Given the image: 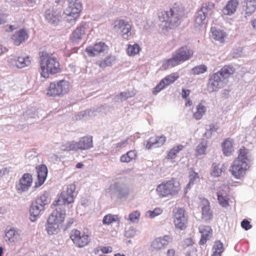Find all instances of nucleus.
I'll return each instance as SVG.
<instances>
[{
	"mask_svg": "<svg viewBox=\"0 0 256 256\" xmlns=\"http://www.w3.org/2000/svg\"><path fill=\"white\" fill-rule=\"evenodd\" d=\"M40 75L44 78H49L50 75L60 73L62 72L60 62L52 54L46 52L40 53Z\"/></svg>",
	"mask_w": 256,
	"mask_h": 256,
	"instance_id": "1",
	"label": "nucleus"
},
{
	"mask_svg": "<svg viewBox=\"0 0 256 256\" xmlns=\"http://www.w3.org/2000/svg\"><path fill=\"white\" fill-rule=\"evenodd\" d=\"M184 14V8L175 3L169 10L164 12L159 17L162 20L166 22V27L174 28L180 24L182 18Z\"/></svg>",
	"mask_w": 256,
	"mask_h": 256,
	"instance_id": "2",
	"label": "nucleus"
},
{
	"mask_svg": "<svg viewBox=\"0 0 256 256\" xmlns=\"http://www.w3.org/2000/svg\"><path fill=\"white\" fill-rule=\"evenodd\" d=\"M194 54V51L187 46H182L178 48L172 55V57L166 60L163 66L165 68L176 66L182 62L190 60Z\"/></svg>",
	"mask_w": 256,
	"mask_h": 256,
	"instance_id": "3",
	"label": "nucleus"
},
{
	"mask_svg": "<svg viewBox=\"0 0 256 256\" xmlns=\"http://www.w3.org/2000/svg\"><path fill=\"white\" fill-rule=\"evenodd\" d=\"M180 188V182L176 178H172L158 185L156 192L160 198H163L178 194Z\"/></svg>",
	"mask_w": 256,
	"mask_h": 256,
	"instance_id": "4",
	"label": "nucleus"
},
{
	"mask_svg": "<svg viewBox=\"0 0 256 256\" xmlns=\"http://www.w3.org/2000/svg\"><path fill=\"white\" fill-rule=\"evenodd\" d=\"M70 88L69 82L64 80L51 82L47 88L46 94L54 97L63 96L69 92Z\"/></svg>",
	"mask_w": 256,
	"mask_h": 256,
	"instance_id": "5",
	"label": "nucleus"
},
{
	"mask_svg": "<svg viewBox=\"0 0 256 256\" xmlns=\"http://www.w3.org/2000/svg\"><path fill=\"white\" fill-rule=\"evenodd\" d=\"M92 136H86L80 138L78 142H68L64 146L62 150L66 151L77 150H88L92 147Z\"/></svg>",
	"mask_w": 256,
	"mask_h": 256,
	"instance_id": "6",
	"label": "nucleus"
},
{
	"mask_svg": "<svg viewBox=\"0 0 256 256\" xmlns=\"http://www.w3.org/2000/svg\"><path fill=\"white\" fill-rule=\"evenodd\" d=\"M70 238L75 246L78 248L84 247L90 242V236L88 234L76 229H73L70 231Z\"/></svg>",
	"mask_w": 256,
	"mask_h": 256,
	"instance_id": "7",
	"label": "nucleus"
},
{
	"mask_svg": "<svg viewBox=\"0 0 256 256\" xmlns=\"http://www.w3.org/2000/svg\"><path fill=\"white\" fill-rule=\"evenodd\" d=\"M248 168L246 162L234 159L230 166V171L234 178L240 179L245 174Z\"/></svg>",
	"mask_w": 256,
	"mask_h": 256,
	"instance_id": "8",
	"label": "nucleus"
},
{
	"mask_svg": "<svg viewBox=\"0 0 256 256\" xmlns=\"http://www.w3.org/2000/svg\"><path fill=\"white\" fill-rule=\"evenodd\" d=\"M68 6L66 9L64 13L71 17L70 20H76L79 16L82 10V4L78 0H68Z\"/></svg>",
	"mask_w": 256,
	"mask_h": 256,
	"instance_id": "9",
	"label": "nucleus"
},
{
	"mask_svg": "<svg viewBox=\"0 0 256 256\" xmlns=\"http://www.w3.org/2000/svg\"><path fill=\"white\" fill-rule=\"evenodd\" d=\"M174 222L176 228L180 230L186 228L188 219L185 216V210L182 208H178L174 212Z\"/></svg>",
	"mask_w": 256,
	"mask_h": 256,
	"instance_id": "10",
	"label": "nucleus"
},
{
	"mask_svg": "<svg viewBox=\"0 0 256 256\" xmlns=\"http://www.w3.org/2000/svg\"><path fill=\"white\" fill-rule=\"evenodd\" d=\"M74 186L72 185L69 186L66 191L62 192L58 200L56 202L54 205L65 204H70L74 202Z\"/></svg>",
	"mask_w": 256,
	"mask_h": 256,
	"instance_id": "11",
	"label": "nucleus"
},
{
	"mask_svg": "<svg viewBox=\"0 0 256 256\" xmlns=\"http://www.w3.org/2000/svg\"><path fill=\"white\" fill-rule=\"evenodd\" d=\"M178 78L179 75L177 72L172 73L166 76L164 78L162 79L160 83L154 88L153 90V94H156L164 88L174 83Z\"/></svg>",
	"mask_w": 256,
	"mask_h": 256,
	"instance_id": "12",
	"label": "nucleus"
},
{
	"mask_svg": "<svg viewBox=\"0 0 256 256\" xmlns=\"http://www.w3.org/2000/svg\"><path fill=\"white\" fill-rule=\"evenodd\" d=\"M114 28L120 30L123 38L128 39L131 34L132 26L122 19L114 20Z\"/></svg>",
	"mask_w": 256,
	"mask_h": 256,
	"instance_id": "13",
	"label": "nucleus"
},
{
	"mask_svg": "<svg viewBox=\"0 0 256 256\" xmlns=\"http://www.w3.org/2000/svg\"><path fill=\"white\" fill-rule=\"evenodd\" d=\"M171 240L169 236L166 235L154 240L150 244L152 251H158L167 246Z\"/></svg>",
	"mask_w": 256,
	"mask_h": 256,
	"instance_id": "14",
	"label": "nucleus"
},
{
	"mask_svg": "<svg viewBox=\"0 0 256 256\" xmlns=\"http://www.w3.org/2000/svg\"><path fill=\"white\" fill-rule=\"evenodd\" d=\"M66 216V210L61 208H56L48 218L50 222L57 224L60 226L64 222Z\"/></svg>",
	"mask_w": 256,
	"mask_h": 256,
	"instance_id": "15",
	"label": "nucleus"
},
{
	"mask_svg": "<svg viewBox=\"0 0 256 256\" xmlns=\"http://www.w3.org/2000/svg\"><path fill=\"white\" fill-rule=\"evenodd\" d=\"M108 46L103 42H96L93 46L86 48L85 51L90 56H94L108 49Z\"/></svg>",
	"mask_w": 256,
	"mask_h": 256,
	"instance_id": "16",
	"label": "nucleus"
},
{
	"mask_svg": "<svg viewBox=\"0 0 256 256\" xmlns=\"http://www.w3.org/2000/svg\"><path fill=\"white\" fill-rule=\"evenodd\" d=\"M32 182V176L28 173L24 174L19 180L17 189L22 192L26 191L31 186Z\"/></svg>",
	"mask_w": 256,
	"mask_h": 256,
	"instance_id": "17",
	"label": "nucleus"
},
{
	"mask_svg": "<svg viewBox=\"0 0 256 256\" xmlns=\"http://www.w3.org/2000/svg\"><path fill=\"white\" fill-rule=\"evenodd\" d=\"M166 142V137L163 135L160 136H152L148 140L146 144V148L150 149L153 146L160 147L162 146Z\"/></svg>",
	"mask_w": 256,
	"mask_h": 256,
	"instance_id": "18",
	"label": "nucleus"
},
{
	"mask_svg": "<svg viewBox=\"0 0 256 256\" xmlns=\"http://www.w3.org/2000/svg\"><path fill=\"white\" fill-rule=\"evenodd\" d=\"M28 38V34L24 29H21L16 32L12 36V40L16 46H20Z\"/></svg>",
	"mask_w": 256,
	"mask_h": 256,
	"instance_id": "19",
	"label": "nucleus"
},
{
	"mask_svg": "<svg viewBox=\"0 0 256 256\" xmlns=\"http://www.w3.org/2000/svg\"><path fill=\"white\" fill-rule=\"evenodd\" d=\"M198 230L202 234V238L200 240V244H204L212 236V230L210 226H200Z\"/></svg>",
	"mask_w": 256,
	"mask_h": 256,
	"instance_id": "20",
	"label": "nucleus"
},
{
	"mask_svg": "<svg viewBox=\"0 0 256 256\" xmlns=\"http://www.w3.org/2000/svg\"><path fill=\"white\" fill-rule=\"evenodd\" d=\"M217 200L218 204L223 208H227L230 206L228 196L224 189L220 188L216 192Z\"/></svg>",
	"mask_w": 256,
	"mask_h": 256,
	"instance_id": "21",
	"label": "nucleus"
},
{
	"mask_svg": "<svg viewBox=\"0 0 256 256\" xmlns=\"http://www.w3.org/2000/svg\"><path fill=\"white\" fill-rule=\"evenodd\" d=\"M86 29L85 26H78L72 34V41L74 43H77L82 39L86 35Z\"/></svg>",
	"mask_w": 256,
	"mask_h": 256,
	"instance_id": "22",
	"label": "nucleus"
},
{
	"mask_svg": "<svg viewBox=\"0 0 256 256\" xmlns=\"http://www.w3.org/2000/svg\"><path fill=\"white\" fill-rule=\"evenodd\" d=\"M37 173L38 182L36 184L38 186L42 185L46 180L48 174V168L44 164L40 165L36 168Z\"/></svg>",
	"mask_w": 256,
	"mask_h": 256,
	"instance_id": "23",
	"label": "nucleus"
},
{
	"mask_svg": "<svg viewBox=\"0 0 256 256\" xmlns=\"http://www.w3.org/2000/svg\"><path fill=\"white\" fill-rule=\"evenodd\" d=\"M5 238L6 240L12 242H20L22 240L20 234L14 228H10L6 231Z\"/></svg>",
	"mask_w": 256,
	"mask_h": 256,
	"instance_id": "24",
	"label": "nucleus"
},
{
	"mask_svg": "<svg viewBox=\"0 0 256 256\" xmlns=\"http://www.w3.org/2000/svg\"><path fill=\"white\" fill-rule=\"evenodd\" d=\"M238 4V0H230L228 1L222 10L223 14L230 16L234 14L236 10Z\"/></svg>",
	"mask_w": 256,
	"mask_h": 256,
	"instance_id": "25",
	"label": "nucleus"
},
{
	"mask_svg": "<svg viewBox=\"0 0 256 256\" xmlns=\"http://www.w3.org/2000/svg\"><path fill=\"white\" fill-rule=\"evenodd\" d=\"M210 32L214 40L220 43H224L225 42V38L227 36V34L225 32L220 29L216 28L215 27L211 28Z\"/></svg>",
	"mask_w": 256,
	"mask_h": 256,
	"instance_id": "26",
	"label": "nucleus"
},
{
	"mask_svg": "<svg viewBox=\"0 0 256 256\" xmlns=\"http://www.w3.org/2000/svg\"><path fill=\"white\" fill-rule=\"evenodd\" d=\"M223 154L226 156H231L234 151L232 140L230 138H226L222 144Z\"/></svg>",
	"mask_w": 256,
	"mask_h": 256,
	"instance_id": "27",
	"label": "nucleus"
},
{
	"mask_svg": "<svg viewBox=\"0 0 256 256\" xmlns=\"http://www.w3.org/2000/svg\"><path fill=\"white\" fill-rule=\"evenodd\" d=\"M12 62L18 68H22L29 66L31 64V60L28 56L25 57L18 56Z\"/></svg>",
	"mask_w": 256,
	"mask_h": 256,
	"instance_id": "28",
	"label": "nucleus"
},
{
	"mask_svg": "<svg viewBox=\"0 0 256 256\" xmlns=\"http://www.w3.org/2000/svg\"><path fill=\"white\" fill-rule=\"evenodd\" d=\"M61 18V14L59 12L48 10L46 14V18L50 23L57 24Z\"/></svg>",
	"mask_w": 256,
	"mask_h": 256,
	"instance_id": "29",
	"label": "nucleus"
},
{
	"mask_svg": "<svg viewBox=\"0 0 256 256\" xmlns=\"http://www.w3.org/2000/svg\"><path fill=\"white\" fill-rule=\"evenodd\" d=\"M226 169V166L225 164L214 163L211 175L214 177L220 176L223 172H225Z\"/></svg>",
	"mask_w": 256,
	"mask_h": 256,
	"instance_id": "30",
	"label": "nucleus"
},
{
	"mask_svg": "<svg viewBox=\"0 0 256 256\" xmlns=\"http://www.w3.org/2000/svg\"><path fill=\"white\" fill-rule=\"evenodd\" d=\"M137 156L136 150H130L126 154L122 155L120 158V160L122 162H130L135 160Z\"/></svg>",
	"mask_w": 256,
	"mask_h": 256,
	"instance_id": "31",
	"label": "nucleus"
},
{
	"mask_svg": "<svg viewBox=\"0 0 256 256\" xmlns=\"http://www.w3.org/2000/svg\"><path fill=\"white\" fill-rule=\"evenodd\" d=\"M235 71L234 68L230 65L224 66L218 72L224 77V79L228 78L232 75Z\"/></svg>",
	"mask_w": 256,
	"mask_h": 256,
	"instance_id": "32",
	"label": "nucleus"
},
{
	"mask_svg": "<svg viewBox=\"0 0 256 256\" xmlns=\"http://www.w3.org/2000/svg\"><path fill=\"white\" fill-rule=\"evenodd\" d=\"M42 210H43L42 208L40 209L39 206L35 204H32L30 210V220L36 221Z\"/></svg>",
	"mask_w": 256,
	"mask_h": 256,
	"instance_id": "33",
	"label": "nucleus"
},
{
	"mask_svg": "<svg viewBox=\"0 0 256 256\" xmlns=\"http://www.w3.org/2000/svg\"><path fill=\"white\" fill-rule=\"evenodd\" d=\"M235 159H238V160L242 162H246L248 163V162L250 160L248 150L244 146H242L238 150V156Z\"/></svg>",
	"mask_w": 256,
	"mask_h": 256,
	"instance_id": "34",
	"label": "nucleus"
},
{
	"mask_svg": "<svg viewBox=\"0 0 256 256\" xmlns=\"http://www.w3.org/2000/svg\"><path fill=\"white\" fill-rule=\"evenodd\" d=\"M206 112V107L202 104H199L196 106V110L193 114V117L196 120H200L202 118Z\"/></svg>",
	"mask_w": 256,
	"mask_h": 256,
	"instance_id": "35",
	"label": "nucleus"
},
{
	"mask_svg": "<svg viewBox=\"0 0 256 256\" xmlns=\"http://www.w3.org/2000/svg\"><path fill=\"white\" fill-rule=\"evenodd\" d=\"M222 87V84H220L218 82L210 77L207 85V90L209 92H211L216 91Z\"/></svg>",
	"mask_w": 256,
	"mask_h": 256,
	"instance_id": "36",
	"label": "nucleus"
},
{
	"mask_svg": "<svg viewBox=\"0 0 256 256\" xmlns=\"http://www.w3.org/2000/svg\"><path fill=\"white\" fill-rule=\"evenodd\" d=\"M60 226L53 222H50L48 220L46 224V230L49 234H56L59 230Z\"/></svg>",
	"mask_w": 256,
	"mask_h": 256,
	"instance_id": "37",
	"label": "nucleus"
},
{
	"mask_svg": "<svg viewBox=\"0 0 256 256\" xmlns=\"http://www.w3.org/2000/svg\"><path fill=\"white\" fill-rule=\"evenodd\" d=\"M184 146L180 144L172 148L168 152L166 158L168 160H172L176 158L177 154L182 150Z\"/></svg>",
	"mask_w": 256,
	"mask_h": 256,
	"instance_id": "38",
	"label": "nucleus"
},
{
	"mask_svg": "<svg viewBox=\"0 0 256 256\" xmlns=\"http://www.w3.org/2000/svg\"><path fill=\"white\" fill-rule=\"evenodd\" d=\"M206 16L200 11H199L198 14L196 18L194 26L196 27L205 25L206 24Z\"/></svg>",
	"mask_w": 256,
	"mask_h": 256,
	"instance_id": "39",
	"label": "nucleus"
},
{
	"mask_svg": "<svg viewBox=\"0 0 256 256\" xmlns=\"http://www.w3.org/2000/svg\"><path fill=\"white\" fill-rule=\"evenodd\" d=\"M215 4L212 2H208L204 4L201 8L200 12L202 13L208 15H211L213 13V10L214 8Z\"/></svg>",
	"mask_w": 256,
	"mask_h": 256,
	"instance_id": "40",
	"label": "nucleus"
},
{
	"mask_svg": "<svg viewBox=\"0 0 256 256\" xmlns=\"http://www.w3.org/2000/svg\"><path fill=\"white\" fill-rule=\"evenodd\" d=\"M120 220V218L118 215L108 214L104 217L102 220V223L104 224H110L114 222H119Z\"/></svg>",
	"mask_w": 256,
	"mask_h": 256,
	"instance_id": "41",
	"label": "nucleus"
},
{
	"mask_svg": "<svg viewBox=\"0 0 256 256\" xmlns=\"http://www.w3.org/2000/svg\"><path fill=\"white\" fill-rule=\"evenodd\" d=\"M115 61V57L112 56H108L98 63V66L102 68H105L110 66Z\"/></svg>",
	"mask_w": 256,
	"mask_h": 256,
	"instance_id": "42",
	"label": "nucleus"
},
{
	"mask_svg": "<svg viewBox=\"0 0 256 256\" xmlns=\"http://www.w3.org/2000/svg\"><path fill=\"white\" fill-rule=\"evenodd\" d=\"M140 50V46L135 44L133 45L128 44L127 48V53L128 56H134L138 54Z\"/></svg>",
	"mask_w": 256,
	"mask_h": 256,
	"instance_id": "43",
	"label": "nucleus"
},
{
	"mask_svg": "<svg viewBox=\"0 0 256 256\" xmlns=\"http://www.w3.org/2000/svg\"><path fill=\"white\" fill-rule=\"evenodd\" d=\"M48 203V200L47 196L43 194L38 198L34 204L39 206V208L44 209V206Z\"/></svg>",
	"mask_w": 256,
	"mask_h": 256,
	"instance_id": "44",
	"label": "nucleus"
},
{
	"mask_svg": "<svg viewBox=\"0 0 256 256\" xmlns=\"http://www.w3.org/2000/svg\"><path fill=\"white\" fill-rule=\"evenodd\" d=\"M207 148L206 141H203L200 142L196 147L195 150V154L196 156L204 154Z\"/></svg>",
	"mask_w": 256,
	"mask_h": 256,
	"instance_id": "45",
	"label": "nucleus"
},
{
	"mask_svg": "<svg viewBox=\"0 0 256 256\" xmlns=\"http://www.w3.org/2000/svg\"><path fill=\"white\" fill-rule=\"evenodd\" d=\"M212 216V212L210 206H204L202 208V218L206 220H210Z\"/></svg>",
	"mask_w": 256,
	"mask_h": 256,
	"instance_id": "46",
	"label": "nucleus"
},
{
	"mask_svg": "<svg viewBox=\"0 0 256 256\" xmlns=\"http://www.w3.org/2000/svg\"><path fill=\"white\" fill-rule=\"evenodd\" d=\"M246 12L247 14H251L254 12L256 8V1L246 0Z\"/></svg>",
	"mask_w": 256,
	"mask_h": 256,
	"instance_id": "47",
	"label": "nucleus"
},
{
	"mask_svg": "<svg viewBox=\"0 0 256 256\" xmlns=\"http://www.w3.org/2000/svg\"><path fill=\"white\" fill-rule=\"evenodd\" d=\"M212 250L213 252H216L222 254L224 251V247L222 243L221 242L220 240H216L213 246Z\"/></svg>",
	"mask_w": 256,
	"mask_h": 256,
	"instance_id": "48",
	"label": "nucleus"
},
{
	"mask_svg": "<svg viewBox=\"0 0 256 256\" xmlns=\"http://www.w3.org/2000/svg\"><path fill=\"white\" fill-rule=\"evenodd\" d=\"M192 72L194 74H200L205 72L207 70V67L205 65H200L192 68Z\"/></svg>",
	"mask_w": 256,
	"mask_h": 256,
	"instance_id": "49",
	"label": "nucleus"
},
{
	"mask_svg": "<svg viewBox=\"0 0 256 256\" xmlns=\"http://www.w3.org/2000/svg\"><path fill=\"white\" fill-rule=\"evenodd\" d=\"M162 212V210L160 208H156L153 210H148L147 214L150 218H154L158 216Z\"/></svg>",
	"mask_w": 256,
	"mask_h": 256,
	"instance_id": "50",
	"label": "nucleus"
},
{
	"mask_svg": "<svg viewBox=\"0 0 256 256\" xmlns=\"http://www.w3.org/2000/svg\"><path fill=\"white\" fill-rule=\"evenodd\" d=\"M140 216V212L138 210L134 211L129 214V220L132 222L138 221Z\"/></svg>",
	"mask_w": 256,
	"mask_h": 256,
	"instance_id": "51",
	"label": "nucleus"
},
{
	"mask_svg": "<svg viewBox=\"0 0 256 256\" xmlns=\"http://www.w3.org/2000/svg\"><path fill=\"white\" fill-rule=\"evenodd\" d=\"M210 77L214 79L216 82H218L220 84H222V80H224V77L218 71L214 74L210 76Z\"/></svg>",
	"mask_w": 256,
	"mask_h": 256,
	"instance_id": "52",
	"label": "nucleus"
},
{
	"mask_svg": "<svg viewBox=\"0 0 256 256\" xmlns=\"http://www.w3.org/2000/svg\"><path fill=\"white\" fill-rule=\"evenodd\" d=\"M190 183L194 184V182L198 180L199 176L198 173H196L194 171H192L190 173L189 175Z\"/></svg>",
	"mask_w": 256,
	"mask_h": 256,
	"instance_id": "53",
	"label": "nucleus"
},
{
	"mask_svg": "<svg viewBox=\"0 0 256 256\" xmlns=\"http://www.w3.org/2000/svg\"><path fill=\"white\" fill-rule=\"evenodd\" d=\"M241 226L246 230H250L252 228V225L250 224V222L246 219L244 220L242 222Z\"/></svg>",
	"mask_w": 256,
	"mask_h": 256,
	"instance_id": "54",
	"label": "nucleus"
},
{
	"mask_svg": "<svg viewBox=\"0 0 256 256\" xmlns=\"http://www.w3.org/2000/svg\"><path fill=\"white\" fill-rule=\"evenodd\" d=\"M100 251L104 254H108L112 252V246H102L100 248Z\"/></svg>",
	"mask_w": 256,
	"mask_h": 256,
	"instance_id": "55",
	"label": "nucleus"
},
{
	"mask_svg": "<svg viewBox=\"0 0 256 256\" xmlns=\"http://www.w3.org/2000/svg\"><path fill=\"white\" fill-rule=\"evenodd\" d=\"M190 90H185L184 88L182 90V97L186 99V98L190 95Z\"/></svg>",
	"mask_w": 256,
	"mask_h": 256,
	"instance_id": "56",
	"label": "nucleus"
},
{
	"mask_svg": "<svg viewBox=\"0 0 256 256\" xmlns=\"http://www.w3.org/2000/svg\"><path fill=\"white\" fill-rule=\"evenodd\" d=\"M166 256H176V250L174 248L168 249L166 252Z\"/></svg>",
	"mask_w": 256,
	"mask_h": 256,
	"instance_id": "57",
	"label": "nucleus"
},
{
	"mask_svg": "<svg viewBox=\"0 0 256 256\" xmlns=\"http://www.w3.org/2000/svg\"><path fill=\"white\" fill-rule=\"evenodd\" d=\"M127 141H128V140H124L122 141H121V142L117 143L116 144V148H120V147H122V146H123L125 144H126Z\"/></svg>",
	"mask_w": 256,
	"mask_h": 256,
	"instance_id": "58",
	"label": "nucleus"
},
{
	"mask_svg": "<svg viewBox=\"0 0 256 256\" xmlns=\"http://www.w3.org/2000/svg\"><path fill=\"white\" fill-rule=\"evenodd\" d=\"M192 105V102L190 98H186L185 104V106H191Z\"/></svg>",
	"mask_w": 256,
	"mask_h": 256,
	"instance_id": "59",
	"label": "nucleus"
},
{
	"mask_svg": "<svg viewBox=\"0 0 256 256\" xmlns=\"http://www.w3.org/2000/svg\"><path fill=\"white\" fill-rule=\"evenodd\" d=\"M8 170L6 168H2V170H0V176H2L5 174H6L8 173Z\"/></svg>",
	"mask_w": 256,
	"mask_h": 256,
	"instance_id": "60",
	"label": "nucleus"
},
{
	"mask_svg": "<svg viewBox=\"0 0 256 256\" xmlns=\"http://www.w3.org/2000/svg\"><path fill=\"white\" fill-rule=\"evenodd\" d=\"M251 24L253 28L256 30V18L251 20Z\"/></svg>",
	"mask_w": 256,
	"mask_h": 256,
	"instance_id": "61",
	"label": "nucleus"
},
{
	"mask_svg": "<svg viewBox=\"0 0 256 256\" xmlns=\"http://www.w3.org/2000/svg\"><path fill=\"white\" fill-rule=\"evenodd\" d=\"M4 16V14H0V24L3 23L4 22L3 17Z\"/></svg>",
	"mask_w": 256,
	"mask_h": 256,
	"instance_id": "62",
	"label": "nucleus"
},
{
	"mask_svg": "<svg viewBox=\"0 0 256 256\" xmlns=\"http://www.w3.org/2000/svg\"><path fill=\"white\" fill-rule=\"evenodd\" d=\"M84 166V164L81 162H78L76 165V168H82Z\"/></svg>",
	"mask_w": 256,
	"mask_h": 256,
	"instance_id": "63",
	"label": "nucleus"
},
{
	"mask_svg": "<svg viewBox=\"0 0 256 256\" xmlns=\"http://www.w3.org/2000/svg\"><path fill=\"white\" fill-rule=\"evenodd\" d=\"M222 256V254H218L216 252H212V256Z\"/></svg>",
	"mask_w": 256,
	"mask_h": 256,
	"instance_id": "64",
	"label": "nucleus"
}]
</instances>
